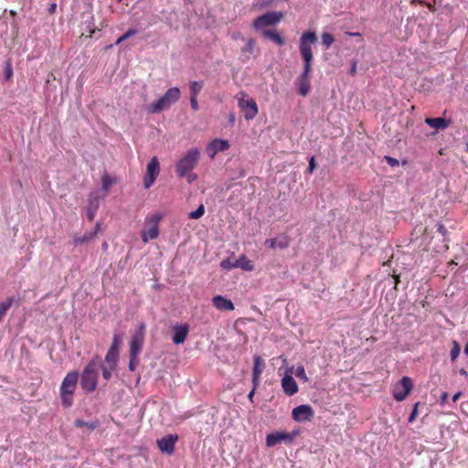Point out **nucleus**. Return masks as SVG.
<instances>
[{
	"instance_id": "c9c22d12",
	"label": "nucleus",
	"mask_w": 468,
	"mask_h": 468,
	"mask_svg": "<svg viewBox=\"0 0 468 468\" xmlns=\"http://www.w3.org/2000/svg\"><path fill=\"white\" fill-rule=\"evenodd\" d=\"M460 346L456 341H453V346L451 350V359L454 361L460 354Z\"/></svg>"
},
{
	"instance_id": "a18cd8bd",
	"label": "nucleus",
	"mask_w": 468,
	"mask_h": 468,
	"mask_svg": "<svg viewBox=\"0 0 468 468\" xmlns=\"http://www.w3.org/2000/svg\"><path fill=\"white\" fill-rule=\"evenodd\" d=\"M260 378L261 376H257L256 375H252V384H253V387H252V389H257L259 384H260Z\"/></svg>"
},
{
	"instance_id": "2eb2a0df",
	"label": "nucleus",
	"mask_w": 468,
	"mask_h": 468,
	"mask_svg": "<svg viewBox=\"0 0 468 468\" xmlns=\"http://www.w3.org/2000/svg\"><path fill=\"white\" fill-rule=\"evenodd\" d=\"M229 148V144L228 140L214 139L207 144L206 152L211 158H214L218 152H224Z\"/></svg>"
},
{
	"instance_id": "603ef678",
	"label": "nucleus",
	"mask_w": 468,
	"mask_h": 468,
	"mask_svg": "<svg viewBox=\"0 0 468 468\" xmlns=\"http://www.w3.org/2000/svg\"><path fill=\"white\" fill-rule=\"evenodd\" d=\"M235 120H236V118H235V114H234V113H230V114L229 115V124H230V125H234V123H235Z\"/></svg>"
},
{
	"instance_id": "412c9836",
	"label": "nucleus",
	"mask_w": 468,
	"mask_h": 468,
	"mask_svg": "<svg viewBox=\"0 0 468 468\" xmlns=\"http://www.w3.org/2000/svg\"><path fill=\"white\" fill-rule=\"evenodd\" d=\"M425 122L435 129L443 130L447 128L450 125V121H447L444 118L438 117V118H426Z\"/></svg>"
},
{
	"instance_id": "09e8293b",
	"label": "nucleus",
	"mask_w": 468,
	"mask_h": 468,
	"mask_svg": "<svg viewBox=\"0 0 468 468\" xmlns=\"http://www.w3.org/2000/svg\"><path fill=\"white\" fill-rule=\"evenodd\" d=\"M137 33L135 29H129L124 33V37L129 38L132 36H134Z\"/></svg>"
},
{
	"instance_id": "e433bc0d",
	"label": "nucleus",
	"mask_w": 468,
	"mask_h": 468,
	"mask_svg": "<svg viewBox=\"0 0 468 468\" xmlns=\"http://www.w3.org/2000/svg\"><path fill=\"white\" fill-rule=\"evenodd\" d=\"M99 367L101 368L103 378L109 380L112 378V373L114 369H112L111 366H109V367H106L103 365H99Z\"/></svg>"
},
{
	"instance_id": "bb28decb",
	"label": "nucleus",
	"mask_w": 468,
	"mask_h": 468,
	"mask_svg": "<svg viewBox=\"0 0 468 468\" xmlns=\"http://www.w3.org/2000/svg\"><path fill=\"white\" fill-rule=\"evenodd\" d=\"M14 302V297H8L0 303V321H2V319L5 317Z\"/></svg>"
},
{
	"instance_id": "a211bd4d",
	"label": "nucleus",
	"mask_w": 468,
	"mask_h": 468,
	"mask_svg": "<svg viewBox=\"0 0 468 468\" xmlns=\"http://www.w3.org/2000/svg\"><path fill=\"white\" fill-rule=\"evenodd\" d=\"M282 387L284 393L292 396L298 392V386L291 375H285L282 379Z\"/></svg>"
},
{
	"instance_id": "f3484780",
	"label": "nucleus",
	"mask_w": 468,
	"mask_h": 468,
	"mask_svg": "<svg viewBox=\"0 0 468 468\" xmlns=\"http://www.w3.org/2000/svg\"><path fill=\"white\" fill-rule=\"evenodd\" d=\"M189 333V325L187 324H176L173 327V343L180 345L185 342Z\"/></svg>"
},
{
	"instance_id": "ddd939ff",
	"label": "nucleus",
	"mask_w": 468,
	"mask_h": 468,
	"mask_svg": "<svg viewBox=\"0 0 468 468\" xmlns=\"http://www.w3.org/2000/svg\"><path fill=\"white\" fill-rule=\"evenodd\" d=\"M178 441L177 434H167L163 438L157 440V445L159 450L163 453L171 455L175 452L176 442Z\"/></svg>"
},
{
	"instance_id": "39448f33",
	"label": "nucleus",
	"mask_w": 468,
	"mask_h": 468,
	"mask_svg": "<svg viewBox=\"0 0 468 468\" xmlns=\"http://www.w3.org/2000/svg\"><path fill=\"white\" fill-rule=\"evenodd\" d=\"M200 158V151L190 148L176 164V173L178 177H185L197 166Z\"/></svg>"
},
{
	"instance_id": "2f4dec72",
	"label": "nucleus",
	"mask_w": 468,
	"mask_h": 468,
	"mask_svg": "<svg viewBox=\"0 0 468 468\" xmlns=\"http://www.w3.org/2000/svg\"><path fill=\"white\" fill-rule=\"evenodd\" d=\"M121 344V337L118 334L113 335L112 345L109 350L119 352V346Z\"/></svg>"
},
{
	"instance_id": "dca6fc26",
	"label": "nucleus",
	"mask_w": 468,
	"mask_h": 468,
	"mask_svg": "<svg viewBox=\"0 0 468 468\" xmlns=\"http://www.w3.org/2000/svg\"><path fill=\"white\" fill-rule=\"evenodd\" d=\"M101 230V222H96L95 229L93 230L86 231L84 235L78 236L75 235L73 237V244L74 246H80L86 243H89L90 240L94 239L97 236L98 232Z\"/></svg>"
},
{
	"instance_id": "5fc2aeb1",
	"label": "nucleus",
	"mask_w": 468,
	"mask_h": 468,
	"mask_svg": "<svg viewBox=\"0 0 468 468\" xmlns=\"http://www.w3.org/2000/svg\"><path fill=\"white\" fill-rule=\"evenodd\" d=\"M356 62L354 61L353 64H352L351 69H350V73L352 75H354L356 73Z\"/></svg>"
},
{
	"instance_id": "c03bdc74",
	"label": "nucleus",
	"mask_w": 468,
	"mask_h": 468,
	"mask_svg": "<svg viewBox=\"0 0 468 468\" xmlns=\"http://www.w3.org/2000/svg\"><path fill=\"white\" fill-rule=\"evenodd\" d=\"M190 104H191V108L194 111H197L199 109L198 101H197V97H191L190 96Z\"/></svg>"
},
{
	"instance_id": "6ab92c4d",
	"label": "nucleus",
	"mask_w": 468,
	"mask_h": 468,
	"mask_svg": "<svg viewBox=\"0 0 468 468\" xmlns=\"http://www.w3.org/2000/svg\"><path fill=\"white\" fill-rule=\"evenodd\" d=\"M211 301L212 304L219 311H233L235 308L233 303L222 295H216Z\"/></svg>"
},
{
	"instance_id": "0e129e2a",
	"label": "nucleus",
	"mask_w": 468,
	"mask_h": 468,
	"mask_svg": "<svg viewBox=\"0 0 468 468\" xmlns=\"http://www.w3.org/2000/svg\"><path fill=\"white\" fill-rule=\"evenodd\" d=\"M94 32H95V30H94V29H91V30L90 31V35H89L88 37H92V35H93V33H94Z\"/></svg>"
},
{
	"instance_id": "393cba45",
	"label": "nucleus",
	"mask_w": 468,
	"mask_h": 468,
	"mask_svg": "<svg viewBox=\"0 0 468 468\" xmlns=\"http://www.w3.org/2000/svg\"><path fill=\"white\" fill-rule=\"evenodd\" d=\"M264 360L260 356H255L253 359V370L252 375L261 376L263 367H264Z\"/></svg>"
},
{
	"instance_id": "cd10ccee",
	"label": "nucleus",
	"mask_w": 468,
	"mask_h": 468,
	"mask_svg": "<svg viewBox=\"0 0 468 468\" xmlns=\"http://www.w3.org/2000/svg\"><path fill=\"white\" fill-rule=\"evenodd\" d=\"M203 81H191L190 82V96L197 97L203 88Z\"/></svg>"
},
{
	"instance_id": "aec40b11",
	"label": "nucleus",
	"mask_w": 468,
	"mask_h": 468,
	"mask_svg": "<svg viewBox=\"0 0 468 468\" xmlns=\"http://www.w3.org/2000/svg\"><path fill=\"white\" fill-rule=\"evenodd\" d=\"M264 244L269 246L271 249H286L290 245V239L287 236H282L276 239H268Z\"/></svg>"
},
{
	"instance_id": "473e14b6",
	"label": "nucleus",
	"mask_w": 468,
	"mask_h": 468,
	"mask_svg": "<svg viewBox=\"0 0 468 468\" xmlns=\"http://www.w3.org/2000/svg\"><path fill=\"white\" fill-rule=\"evenodd\" d=\"M256 47V42L253 38H250L246 46L242 48V52L252 54Z\"/></svg>"
},
{
	"instance_id": "a19ab883",
	"label": "nucleus",
	"mask_w": 468,
	"mask_h": 468,
	"mask_svg": "<svg viewBox=\"0 0 468 468\" xmlns=\"http://www.w3.org/2000/svg\"><path fill=\"white\" fill-rule=\"evenodd\" d=\"M220 266L225 270H231L235 268L234 261H231L229 259L223 260Z\"/></svg>"
},
{
	"instance_id": "bf43d9fd",
	"label": "nucleus",
	"mask_w": 468,
	"mask_h": 468,
	"mask_svg": "<svg viewBox=\"0 0 468 468\" xmlns=\"http://www.w3.org/2000/svg\"><path fill=\"white\" fill-rule=\"evenodd\" d=\"M426 5L431 12L435 11L433 5H431V3L426 4Z\"/></svg>"
},
{
	"instance_id": "864d4df0",
	"label": "nucleus",
	"mask_w": 468,
	"mask_h": 468,
	"mask_svg": "<svg viewBox=\"0 0 468 468\" xmlns=\"http://www.w3.org/2000/svg\"><path fill=\"white\" fill-rule=\"evenodd\" d=\"M461 396H462V392H457V393H455V394L452 396V402H456V401L459 399V398H460Z\"/></svg>"
},
{
	"instance_id": "58836bf2",
	"label": "nucleus",
	"mask_w": 468,
	"mask_h": 468,
	"mask_svg": "<svg viewBox=\"0 0 468 468\" xmlns=\"http://www.w3.org/2000/svg\"><path fill=\"white\" fill-rule=\"evenodd\" d=\"M97 207H88L86 210V217L90 221L93 220L97 211Z\"/></svg>"
},
{
	"instance_id": "69168bd1",
	"label": "nucleus",
	"mask_w": 468,
	"mask_h": 468,
	"mask_svg": "<svg viewBox=\"0 0 468 468\" xmlns=\"http://www.w3.org/2000/svg\"><path fill=\"white\" fill-rule=\"evenodd\" d=\"M443 249H444V250H448V245H447V244H444V245H443Z\"/></svg>"
},
{
	"instance_id": "f8f14e48",
	"label": "nucleus",
	"mask_w": 468,
	"mask_h": 468,
	"mask_svg": "<svg viewBox=\"0 0 468 468\" xmlns=\"http://www.w3.org/2000/svg\"><path fill=\"white\" fill-rule=\"evenodd\" d=\"M144 341V324H142L139 329L133 335L130 341V356H138L141 353Z\"/></svg>"
},
{
	"instance_id": "423d86ee",
	"label": "nucleus",
	"mask_w": 468,
	"mask_h": 468,
	"mask_svg": "<svg viewBox=\"0 0 468 468\" xmlns=\"http://www.w3.org/2000/svg\"><path fill=\"white\" fill-rule=\"evenodd\" d=\"M180 90L176 87L168 89L165 93L147 107L150 113H157L168 109L173 103L176 102L180 98Z\"/></svg>"
},
{
	"instance_id": "1a4fd4ad",
	"label": "nucleus",
	"mask_w": 468,
	"mask_h": 468,
	"mask_svg": "<svg viewBox=\"0 0 468 468\" xmlns=\"http://www.w3.org/2000/svg\"><path fill=\"white\" fill-rule=\"evenodd\" d=\"M412 389V381L409 377L402 378L394 386L392 395L397 401L404 400Z\"/></svg>"
},
{
	"instance_id": "79ce46f5",
	"label": "nucleus",
	"mask_w": 468,
	"mask_h": 468,
	"mask_svg": "<svg viewBox=\"0 0 468 468\" xmlns=\"http://www.w3.org/2000/svg\"><path fill=\"white\" fill-rule=\"evenodd\" d=\"M315 168H316L315 158H314V156H312L309 160V165H308L306 172L308 174H312Z\"/></svg>"
},
{
	"instance_id": "5701e85b",
	"label": "nucleus",
	"mask_w": 468,
	"mask_h": 468,
	"mask_svg": "<svg viewBox=\"0 0 468 468\" xmlns=\"http://www.w3.org/2000/svg\"><path fill=\"white\" fill-rule=\"evenodd\" d=\"M235 268H240L244 271H252L254 269V265L252 261L247 258L245 255H241L238 260L234 261Z\"/></svg>"
},
{
	"instance_id": "052dcab7",
	"label": "nucleus",
	"mask_w": 468,
	"mask_h": 468,
	"mask_svg": "<svg viewBox=\"0 0 468 468\" xmlns=\"http://www.w3.org/2000/svg\"><path fill=\"white\" fill-rule=\"evenodd\" d=\"M464 354L468 356V342L466 343L464 346Z\"/></svg>"
},
{
	"instance_id": "f704fd0d",
	"label": "nucleus",
	"mask_w": 468,
	"mask_h": 468,
	"mask_svg": "<svg viewBox=\"0 0 468 468\" xmlns=\"http://www.w3.org/2000/svg\"><path fill=\"white\" fill-rule=\"evenodd\" d=\"M295 376L300 379L303 380L304 382L308 381V378L305 374V370L303 366L297 367V368L295 369Z\"/></svg>"
},
{
	"instance_id": "7c9ffc66",
	"label": "nucleus",
	"mask_w": 468,
	"mask_h": 468,
	"mask_svg": "<svg viewBox=\"0 0 468 468\" xmlns=\"http://www.w3.org/2000/svg\"><path fill=\"white\" fill-rule=\"evenodd\" d=\"M436 227H437L436 231L439 234H441V236L442 237V241L443 242H448L449 241V239L447 237L448 230H447L446 227L442 223H440V222L437 223Z\"/></svg>"
},
{
	"instance_id": "a878e982",
	"label": "nucleus",
	"mask_w": 468,
	"mask_h": 468,
	"mask_svg": "<svg viewBox=\"0 0 468 468\" xmlns=\"http://www.w3.org/2000/svg\"><path fill=\"white\" fill-rule=\"evenodd\" d=\"M119 359V352L108 350L105 356V362L111 366L112 369H115Z\"/></svg>"
},
{
	"instance_id": "4be33fe9",
	"label": "nucleus",
	"mask_w": 468,
	"mask_h": 468,
	"mask_svg": "<svg viewBox=\"0 0 468 468\" xmlns=\"http://www.w3.org/2000/svg\"><path fill=\"white\" fill-rule=\"evenodd\" d=\"M262 36L273 42L278 46H283L285 44L284 38L276 30H263Z\"/></svg>"
},
{
	"instance_id": "6e6552de",
	"label": "nucleus",
	"mask_w": 468,
	"mask_h": 468,
	"mask_svg": "<svg viewBox=\"0 0 468 468\" xmlns=\"http://www.w3.org/2000/svg\"><path fill=\"white\" fill-rule=\"evenodd\" d=\"M241 97L238 101L239 107L244 114L246 120H252L258 113V106L252 98L241 92Z\"/></svg>"
},
{
	"instance_id": "9b49d317",
	"label": "nucleus",
	"mask_w": 468,
	"mask_h": 468,
	"mask_svg": "<svg viewBox=\"0 0 468 468\" xmlns=\"http://www.w3.org/2000/svg\"><path fill=\"white\" fill-rule=\"evenodd\" d=\"M160 172V165L157 157L154 156L147 165L146 173L144 177L145 188H149L154 183Z\"/></svg>"
},
{
	"instance_id": "de8ad7c7",
	"label": "nucleus",
	"mask_w": 468,
	"mask_h": 468,
	"mask_svg": "<svg viewBox=\"0 0 468 468\" xmlns=\"http://www.w3.org/2000/svg\"><path fill=\"white\" fill-rule=\"evenodd\" d=\"M187 177V182L188 183H192L194 182L195 180H197V176L196 174H193V173H188V175L186 176Z\"/></svg>"
},
{
	"instance_id": "72a5a7b5",
	"label": "nucleus",
	"mask_w": 468,
	"mask_h": 468,
	"mask_svg": "<svg viewBox=\"0 0 468 468\" xmlns=\"http://www.w3.org/2000/svg\"><path fill=\"white\" fill-rule=\"evenodd\" d=\"M205 214V207H197V208L189 214V218L197 219Z\"/></svg>"
},
{
	"instance_id": "7ed1b4c3",
	"label": "nucleus",
	"mask_w": 468,
	"mask_h": 468,
	"mask_svg": "<svg viewBox=\"0 0 468 468\" xmlns=\"http://www.w3.org/2000/svg\"><path fill=\"white\" fill-rule=\"evenodd\" d=\"M99 368V363L95 359L90 360L84 367L80 378V386L84 392L91 393L97 388Z\"/></svg>"
},
{
	"instance_id": "338daca9",
	"label": "nucleus",
	"mask_w": 468,
	"mask_h": 468,
	"mask_svg": "<svg viewBox=\"0 0 468 468\" xmlns=\"http://www.w3.org/2000/svg\"><path fill=\"white\" fill-rule=\"evenodd\" d=\"M437 4V0H433V5Z\"/></svg>"
},
{
	"instance_id": "774afa93",
	"label": "nucleus",
	"mask_w": 468,
	"mask_h": 468,
	"mask_svg": "<svg viewBox=\"0 0 468 468\" xmlns=\"http://www.w3.org/2000/svg\"><path fill=\"white\" fill-rule=\"evenodd\" d=\"M437 4V0H433V5Z\"/></svg>"
},
{
	"instance_id": "c85d7f7f",
	"label": "nucleus",
	"mask_w": 468,
	"mask_h": 468,
	"mask_svg": "<svg viewBox=\"0 0 468 468\" xmlns=\"http://www.w3.org/2000/svg\"><path fill=\"white\" fill-rule=\"evenodd\" d=\"M115 182V178L112 177L109 174H104L101 177L102 188L104 190H108Z\"/></svg>"
},
{
	"instance_id": "4468645a",
	"label": "nucleus",
	"mask_w": 468,
	"mask_h": 468,
	"mask_svg": "<svg viewBox=\"0 0 468 468\" xmlns=\"http://www.w3.org/2000/svg\"><path fill=\"white\" fill-rule=\"evenodd\" d=\"M292 416L298 422H305L314 417V410L309 405H300L292 410Z\"/></svg>"
},
{
	"instance_id": "e2e57ef3",
	"label": "nucleus",
	"mask_w": 468,
	"mask_h": 468,
	"mask_svg": "<svg viewBox=\"0 0 468 468\" xmlns=\"http://www.w3.org/2000/svg\"><path fill=\"white\" fill-rule=\"evenodd\" d=\"M107 248H108V244H107V242H104V243L102 244V249H103V250H107Z\"/></svg>"
},
{
	"instance_id": "3c124183",
	"label": "nucleus",
	"mask_w": 468,
	"mask_h": 468,
	"mask_svg": "<svg viewBox=\"0 0 468 468\" xmlns=\"http://www.w3.org/2000/svg\"><path fill=\"white\" fill-rule=\"evenodd\" d=\"M57 10V4L55 3H52L49 7H48V13L49 14H54Z\"/></svg>"
},
{
	"instance_id": "9d476101",
	"label": "nucleus",
	"mask_w": 468,
	"mask_h": 468,
	"mask_svg": "<svg viewBox=\"0 0 468 468\" xmlns=\"http://www.w3.org/2000/svg\"><path fill=\"white\" fill-rule=\"evenodd\" d=\"M297 431L295 432H285V431H275L269 433L266 437V445L268 447H273L281 442L292 443Z\"/></svg>"
},
{
	"instance_id": "13d9d810",
	"label": "nucleus",
	"mask_w": 468,
	"mask_h": 468,
	"mask_svg": "<svg viewBox=\"0 0 468 468\" xmlns=\"http://www.w3.org/2000/svg\"><path fill=\"white\" fill-rule=\"evenodd\" d=\"M126 39H127V37H124V34H123L122 36H121V37L117 39L116 44L118 45V44L122 43V41H124V40H126Z\"/></svg>"
},
{
	"instance_id": "37998d69",
	"label": "nucleus",
	"mask_w": 468,
	"mask_h": 468,
	"mask_svg": "<svg viewBox=\"0 0 468 468\" xmlns=\"http://www.w3.org/2000/svg\"><path fill=\"white\" fill-rule=\"evenodd\" d=\"M419 403H416L415 406H414V409L413 410L411 411L409 419H408V421L410 423L413 422L418 415V410H417V407H418Z\"/></svg>"
},
{
	"instance_id": "f257e3e1",
	"label": "nucleus",
	"mask_w": 468,
	"mask_h": 468,
	"mask_svg": "<svg viewBox=\"0 0 468 468\" xmlns=\"http://www.w3.org/2000/svg\"><path fill=\"white\" fill-rule=\"evenodd\" d=\"M317 40V37L314 32L307 31L304 32L300 37L299 49L303 59L304 60V66L303 73L300 77L299 93L302 96H306L310 90L309 76L311 72V64L314 58L312 45Z\"/></svg>"
},
{
	"instance_id": "0eeeda50",
	"label": "nucleus",
	"mask_w": 468,
	"mask_h": 468,
	"mask_svg": "<svg viewBox=\"0 0 468 468\" xmlns=\"http://www.w3.org/2000/svg\"><path fill=\"white\" fill-rule=\"evenodd\" d=\"M283 17L281 12H268L258 16L252 23V27L257 30H264L265 27L278 24Z\"/></svg>"
},
{
	"instance_id": "4c0bfd02",
	"label": "nucleus",
	"mask_w": 468,
	"mask_h": 468,
	"mask_svg": "<svg viewBox=\"0 0 468 468\" xmlns=\"http://www.w3.org/2000/svg\"><path fill=\"white\" fill-rule=\"evenodd\" d=\"M13 77V69L11 66L10 61L5 62V79L6 80H9Z\"/></svg>"
},
{
	"instance_id": "4d7b16f0",
	"label": "nucleus",
	"mask_w": 468,
	"mask_h": 468,
	"mask_svg": "<svg viewBox=\"0 0 468 468\" xmlns=\"http://www.w3.org/2000/svg\"><path fill=\"white\" fill-rule=\"evenodd\" d=\"M347 35L351 36V37H361V34L359 32H346Z\"/></svg>"
},
{
	"instance_id": "c756f323",
	"label": "nucleus",
	"mask_w": 468,
	"mask_h": 468,
	"mask_svg": "<svg viewBox=\"0 0 468 468\" xmlns=\"http://www.w3.org/2000/svg\"><path fill=\"white\" fill-rule=\"evenodd\" d=\"M335 41L332 34L324 32L322 34V44L328 48Z\"/></svg>"
},
{
	"instance_id": "f03ea898",
	"label": "nucleus",
	"mask_w": 468,
	"mask_h": 468,
	"mask_svg": "<svg viewBox=\"0 0 468 468\" xmlns=\"http://www.w3.org/2000/svg\"><path fill=\"white\" fill-rule=\"evenodd\" d=\"M79 373L77 371L69 372L60 386V399L65 408H69L73 404V394L76 390Z\"/></svg>"
},
{
	"instance_id": "20e7f679",
	"label": "nucleus",
	"mask_w": 468,
	"mask_h": 468,
	"mask_svg": "<svg viewBox=\"0 0 468 468\" xmlns=\"http://www.w3.org/2000/svg\"><path fill=\"white\" fill-rule=\"evenodd\" d=\"M164 217L165 214L161 212L148 214L145 217L144 229L141 231V238L144 243H147L149 240L158 238L160 234L159 223Z\"/></svg>"
},
{
	"instance_id": "8fccbe9b",
	"label": "nucleus",
	"mask_w": 468,
	"mask_h": 468,
	"mask_svg": "<svg viewBox=\"0 0 468 468\" xmlns=\"http://www.w3.org/2000/svg\"><path fill=\"white\" fill-rule=\"evenodd\" d=\"M386 159L388 161V163L391 165H399V161L397 159H394L392 157H389V156H386Z\"/></svg>"
},
{
	"instance_id": "49530a36",
	"label": "nucleus",
	"mask_w": 468,
	"mask_h": 468,
	"mask_svg": "<svg viewBox=\"0 0 468 468\" xmlns=\"http://www.w3.org/2000/svg\"><path fill=\"white\" fill-rule=\"evenodd\" d=\"M448 393L447 392H442L441 395V398H440V402L441 405L445 404L448 400Z\"/></svg>"
},
{
	"instance_id": "6e6d98bb",
	"label": "nucleus",
	"mask_w": 468,
	"mask_h": 468,
	"mask_svg": "<svg viewBox=\"0 0 468 468\" xmlns=\"http://www.w3.org/2000/svg\"><path fill=\"white\" fill-rule=\"evenodd\" d=\"M255 389H251L250 392L249 393L248 395V399L252 402L253 401V397H254V394H255Z\"/></svg>"
},
{
	"instance_id": "b1692460",
	"label": "nucleus",
	"mask_w": 468,
	"mask_h": 468,
	"mask_svg": "<svg viewBox=\"0 0 468 468\" xmlns=\"http://www.w3.org/2000/svg\"><path fill=\"white\" fill-rule=\"evenodd\" d=\"M100 420L95 419V420H92L90 421H84L82 420H76L74 421V426L77 427V428H82V427H86L88 428L89 431H94L95 429H97L99 426H100Z\"/></svg>"
},
{
	"instance_id": "680f3d73",
	"label": "nucleus",
	"mask_w": 468,
	"mask_h": 468,
	"mask_svg": "<svg viewBox=\"0 0 468 468\" xmlns=\"http://www.w3.org/2000/svg\"><path fill=\"white\" fill-rule=\"evenodd\" d=\"M460 374H461V375H466L467 373H466V371H465V369H464V368H462V369L460 370Z\"/></svg>"
},
{
	"instance_id": "ea45409f",
	"label": "nucleus",
	"mask_w": 468,
	"mask_h": 468,
	"mask_svg": "<svg viewBox=\"0 0 468 468\" xmlns=\"http://www.w3.org/2000/svg\"><path fill=\"white\" fill-rule=\"evenodd\" d=\"M138 356H130V361H129V370L130 371H134L139 364V360L137 358Z\"/></svg>"
}]
</instances>
